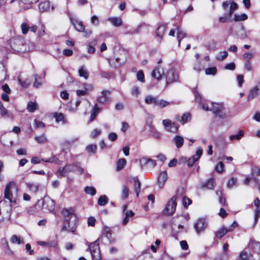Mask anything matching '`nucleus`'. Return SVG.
I'll list each match as a JSON object with an SVG mask.
<instances>
[{"instance_id": "obj_13", "label": "nucleus", "mask_w": 260, "mask_h": 260, "mask_svg": "<svg viewBox=\"0 0 260 260\" xmlns=\"http://www.w3.org/2000/svg\"><path fill=\"white\" fill-rule=\"evenodd\" d=\"M140 163L142 168H143L146 166H148L151 168H154L156 165L155 160L145 157H143L140 159Z\"/></svg>"}, {"instance_id": "obj_42", "label": "nucleus", "mask_w": 260, "mask_h": 260, "mask_svg": "<svg viewBox=\"0 0 260 260\" xmlns=\"http://www.w3.org/2000/svg\"><path fill=\"white\" fill-rule=\"evenodd\" d=\"M244 135V132L242 130H240L239 131L238 134L231 135L230 137V139L231 141H233L234 140H239L243 137Z\"/></svg>"}, {"instance_id": "obj_64", "label": "nucleus", "mask_w": 260, "mask_h": 260, "mask_svg": "<svg viewBox=\"0 0 260 260\" xmlns=\"http://www.w3.org/2000/svg\"><path fill=\"white\" fill-rule=\"evenodd\" d=\"M206 48L210 51H214L216 50V43L212 41L211 43L206 46Z\"/></svg>"}, {"instance_id": "obj_35", "label": "nucleus", "mask_w": 260, "mask_h": 260, "mask_svg": "<svg viewBox=\"0 0 260 260\" xmlns=\"http://www.w3.org/2000/svg\"><path fill=\"white\" fill-rule=\"evenodd\" d=\"M126 163V160L125 158L119 159L116 164V170L117 171L121 170L125 166Z\"/></svg>"}, {"instance_id": "obj_16", "label": "nucleus", "mask_w": 260, "mask_h": 260, "mask_svg": "<svg viewBox=\"0 0 260 260\" xmlns=\"http://www.w3.org/2000/svg\"><path fill=\"white\" fill-rule=\"evenodd\" d=\"M127 206L126 205H124L122 207L123 212L125 215V217L122 220L123 225L126 224L128 223L129 218L133 217L135 214L133 211L132 210H127Z\"/></svg>"}, {"instance_id": "obj_15", "label": "nucleus", "mask_w": 260, "mask_h": 260, "mask_svg": "<svg viewBox=\"0 0 260 260\" xmlns=\"http://www.w3.org/2000/svg\"><path fill=\"white\" fill-rule=\"evenodd\" d=\"M74 209L73 208L69 209H64L61 212V214L65 217L64 222L69 223L70 219L73 217L74 215Z\"/></svg>"}, {"instance_id": "obj_45", "label": "nucleus", "mask_w": 260, "mask_h": 260, "mask_svg": "<svg viewBox=\"0 0 260 260\" xmlns=\"http://www.w3.org/2000/svg\"><path fill=\"white\" fill-rule=\"evenodd\" d=\"M84 191L86 194H90L92 196L96 194V189L92 186H86L84 188Z\"/></svg>"}, {"instance_id": "obj_23", "label": "nucleus", "mask_w": 260, "mask_h": 260, "mask_svg": "<svg viewBox=\"0 0 260 260\" xmlns=\"http://www.w3.org/2000/svg\"><path fill=\"white\" fill-rule=\"evenodd\" d=\"M75 223H74L73 225H71L70 222L68 223L67 222H64V225L62 226L61 228V232L67 231L68 232L74 233L76 231V225Z\"/></svg>"}, {"instance_id": "obj_21", "label": "nucleus", "mask_w": 260, "mask_h": 260, "mask_svg": "<svg viewBox=\"0 0 260 260\" xmlns=\"http://www.w3.org/2000/svg\"><path fill=\"white\" fill-rule=\"evenodd\" d=\"M168 179V175L166 171L161 172L159 173L157 181L158 185L160 188L163 187L164 183Z\"/></svg>"}, {"instance_id": "obj_18", "label": "nucleus", "mask_w": 260, "mask_h": 260, "mask_svg": "<svg viewBox=\"0 0 260 260\" xmlns=\"http://www.w3.org/2000/svg\"><path fill=\"white\" fill-rule=\"evenodd\" d=\"M64 168L67 174L71 172H77L80 174L83 173V169L75 164L66 165Z\"/></svg>"}, {"instance_id": "obj_29", "label": "nucleus", "mask_w": 260, "mask_h": 260, "mask_svg": "<svg viewBox=\"0 0 260 260\" xmlns=\"http://www.w3.org/2000/svg\"><path fill=\"white\" fill-rule=\"evenodd\" d=\"M108 20L115 26H120L122 25V19L120 17H110Z\"/></svg>"}, {"instance_id": "obj_36", "label": "nucleus", "mask_w": 260, "mask_h": 260, "mask_svg": "<svg viewBox=\"0 0 260 260\" xmlns=\"http://www.w3.org/2000/svg\"><path fill=\"white\" fill-rule=\"evenodd\" d=\"M252 175L253 177L254 181L257 183L259 180L256 177L260 176V168L258 167L253 168L252 170Z\"/></svg>"}, {"instance_id": "obj_50", "label": "nucleus", "mask_w": 260, "mask_h": 260, "mask_svg": "<svg viewBox=\"0 0 260 260\" xmlns=\"http://www.w3.org/2000/svg\"><path fill=\"white\" fill-rule=\"evenodd\" d=\"M228 53L226 51H221L217 55H216V59L218 60H222L224 58H225L228 56Z\"/></svg>"}, {"instance_id": "obj_32", "label": "nucleus", "mask_w": 260, "mask_h": 260, "mask_svg": "<svg viewBox=\"0 0 260 260\" xmlns=\"http://www.w3.org/2000/svg\"><path fill=\"white\" fill-rule=\"evenodd\" d=\"M100 109L98 107L97 105H95L93 108L90 116V121H92L94 120L97 115L99 113Z\"/></svg>"}, {"instance_id": "obj_54", "label": "nucleus", "mask_w": 260, "mask_h": 260, "mask_svg": "<svg viewBox=\"0 0 260 260\" xmlns=\"http://www.w3.org/2000/svg\"><path fill=\"white\" fill-rule=\"evenodd\" d=\"M149 126H150V128L152 130V135H153V136L156 139L160 138V134L159 132H158L156 130L154 126L153 125H152V124H150Z\"/></svg>"}, {"instance_id": "obj_30", "label": "nucleus", "mask_w": 260, "mask_h": 260, "mask_svg": "<svg viewBox=\"0 0 260 260\" xmlns=\"http://www.w3.org/2000/svg\"><path fill=\"white\" fill-rule=\"evenodd\" d=\"M174 142L178 148H181L184 143V139L180 136H176L174 138Z\"/></svg>"}, {"instance_id": "obj_53", "label": "nucleus", "mask_w": 260, "mask_h": 260, "mask_svg": "<svg viewBox=\"0 0 260 260\" xmlns=\"http://www.w3.org/2000/svg\"><path fill=\"white\" fill-rule=\"evenodd\" d=\"M97 149L95 145L91 144L86 147V150L89 153H95Z\"/></svg>"}, {"instance_id": "obj_59", "label": "nucleus", "mask_w": 260, "mask_h": 260, "mask_svg": "<svg viewBox=\"0 0 260 260\" xmlns=\"http://www.w3.org/2000/svg\"><path fill=\"white\" fill-rule=\"evenodd\" d=\"M250 254H248L246 252H242L239 255V260H248L250 258Z\"/></svg>"}, {"instance_id": "obj_57", "label": "nucleus", "mask_w": 260, "mask_h": 260, "mask_svg": "<svg viewBox=\"0 0 260 260\" xmlns=\"http://www.w3.org/2000/svg\"><path fill=\"white\" fill-rule=\"evenodd\" d=\"M21 28L23 34H26L29 29V25L26 23H23L21 25Z\"/></svg>"}, {"instance_id": "obj_24", "label": "nucleus", "mask_w": 260, "mask_h": 260, "mask_svg": "<svg viewBox=\"0 0 260 260\" xmlns=\"http://www.w3.org/2000/svg\"><path fill=\"white\" fill-rule=\"evenodd\" d=\"M249 246L257 253L260 254V242L251 240Z\"/></svg>"}, {"instance_id": "obj_27", "label": "nucleus", "mask_w": 260, "mask_h": 260, "mask_svg": "<svg viewBox=\"0 0 260 260\" xmlns=\"http://www.w3.org/2000/svg\"><path fill=\"white\" fill-rule=\"evenodd\" d=\"M10 242L12 244H22L24 243L23 238L20 236H17L15 235H14L11 237Z\"/></svg>"}, {"instance_id": "obj_49", "label": "nucleus", "mask_w": 260, "mask_h": 260, "mask_svg": "<svg viewBox=\"0 0 260 260\" xmlns=\"http://www.w3.org/2000/svg\"><path fill=\"white\" fill-rule=\"evenodd\" d=\"M27 108L29 112H33L37 109V104L36 103L29 102Z\"/></svg>"}, {"instance_id": "obj_9", "label": "nucleus", "mask_w": 260, "mask_h": 260, "mask_svg": "<svg viewBox=\"0 0 260 260\" xmlns=\"http://www.w3.org/2000/svg\"><path fill=\"white\" fill-rule=\"evenodd\" d=\"M164 68L161 65H157L152 71L151 76L153 78L159 81L165 75Z\"/></svg>"}, {"instance_id": "obj_3", "label": "nucleus", "mask_w": 260, "mask_h": 260, "mask_svg": "<svg viewBox=\"0 0 260 260\" xmlns=\"http://www.w3.org/2000/svg\"><path fill=\"white\" fill-rule=\"evenodd\" d=\"M222 7L226 12L223 16L219 18V21L220 23H224L228 21L229 18L238 9V5L233 1H228L222 3Z\"/></svg>"}, {"instance_id": "obj_33", "label": "nucleus", "mask_w": 260, "mask_h": 260, "mask_svg": "<svg viewBox=\"0 0 260 260\" xmlns=\"http://www.w3.org/2000/svg\"><path fill=\"white\" fill-rule=\"evenodd\" d=\"M166 27L165 25H161L158 26L156 30V34L157 36L162 39L164 36V34L165 33V31L166 30Z\"/></svg>"}, {"instance_id": "obj_48", "label": "nucleus", "mask_w": 260, "mask_h": 260, "mask_svg": "<svg viewBox=\"0 0 260 260\" xmlns=\"http://www.w3.org/2000/svg\"><path fill=\"white\" fill-rule=\"evenodd\" d=\"M191 119V115L189 113H187L184 114L181 117V119L180 120V122L182 124H184L186 123L187 121H189Z\"/></svg>"}, {"instance_id": "obj_62", "label": "nucleus", "mask_w": 260, "mask_h": 260, "mask_svg": "<svg viewBox=\"0 0 260 260\" xmlns=\"http://www.w3.org/2000/svg\"><path fill=\"white\" fill-rule=\"evenodd\" d=\"M237 183V179L235 178H231L228 182L227 186L229 188H232L234 185H236Z\"/></svg>"}, {"instance_id": "obj_38", "label": "nucleus", "mask_w": 260, "mask_h": 260, "mask_svg": "<svg viewBox=\"0 0 260 260\" xmlns=\"http://www.w3.org/2000/svg\"><path fill=\"white\" fill-rule=\"evenodd\" d=\"M258 88L257 86L253 87L250 90V93L248 96V100H251L255 98L258 94Z\"/></svg>"}, {"instance_id": "obj_11", "label": "nucleus", "mask_w": 260, "mask_h": 260, "mask_svg": "<svg viewBox=\"0 0 260 260\" xmlns=\"http://www.w3.org/2000/svg\"><path fill=\"white\" fill-rule=\"evenodd\" d=\"M162 124L166 129L171 133H175L178 130V125L175 122H172L170 119H167L162 120Z\"/></svg>"}, {"instance_id": "obj_39", "label": "nucleus", "mask_w": 260, "mask_h": 260, "mask_svg": "<svg viewBox=\"0 0 260 260\" xmlns=\"http://www.w3.org/2000/svg\"><path fill=\"white\" fill-rule=\"evenodd\" d=\"M53 116L55 118V120L57 122H62L63 124L66 123L64 116L62 113H55L54 114Z\"/></svg>"}, {"instance_id": "obj_2", "label": "nucleus", "mask_w": 260, "mask_h": 260, "mask_svg": "<svg viewBox=\"0 0 260 260\" xmlns=\"http://www.w3.org/2000/svg\"><path fill=\"white\" fill-rule=\"evenodd\" d=\"M8 44L10 48L15 52H25L31 51L34 49L32 44L25 43L23 39L20 37L11 38Z\"/></svg>"}, {"instance_id": "obj_26", "label": "nucleus", "mask_w": 260, "mask_h": 260, "mask_svg": "<svg viewBox=\"0 0 260 260\" xmlns=\"http://www.w3.org/2000/svg\"><path fill=\"white\" fill-rule=\"evenodd\" d=\"M176 31L178 46H180L181 41L182 39L185 37L186 34L180 26H177L176 27Z\"/></svg>"}, {"instance_id": "obj_63", "label": "nucleus", "mask_w": 260, "mask_h": 260, "mask_svg": "<svg viewBox=\"0 0 260 260\" xmlns=\"http://www.w3.org/2000/svg\"><path fill=\"white\" fill-rule=\"evenodd\" d=\"M224 165L221 162H219L215 167V170L218 173H221L223 170Z\"/></svg>"}, {"instance_id": "obj_56", "label": "nucleus", "mask_w": 260, "mask_h": 260, "mask_svg": "<svg viewBox=\"0 0 260 260\" xmlns=\"http://www.w3.org/2000/svg\"><path fill=\"white\" fill-rule=\"evenodd\" d=\"M191 200L187 198L186 197H184L182 199V204L183 207L185 208H187L188 206L191 204Z\"/></svg>"}, {"instance_id": "obj_22", "label": "nucleus", "mask_w": 260, "mask_h": 260, "mask_svg": "<svg viewBox=\"0 0 260 260\" xmlns=\"http://www.w3.org/2000/svg\"><path fill=\"white\" fill-rule=\"evenodd\" d=\"M26 185L31 192L35 193L38 191L40 187V184L38 183L27 182Z\"/></svg>"}, {"instance_id": "obj_58", "label": "nucleus", "mask_w": 260, "mask_h": 260, "mask_svg": "<svg viewBox=\"0 0 260 260\" xmlns=\"http://www.w3.org/2000/svg\"><path fill=\"white\" fill-rule=\"evenodd\" d=\"M138 80L144 83L145 82L144 74L142 71H139L137 73Z\"/></svg>"}, {"instance_id": "obj_20", "label": "nucleus", "mask_w": 260, "mask_h": 260, "mask_svg": "<svg viewBox=\"0 0 260 260\" xmlns=\"http://www.w3.org/2000/svg\"><path fill=\"white\" fill-rule=\"evenodd\" d=\"M254 205L256 207L254 211V224L257 222L258 218L260 215V200L258 198H256L254 201Z\"/></svg>"}, {"instance_id": "obj_61", "label": "nucleus", "mask_w": 260, "mask_h": 260, "mask_svg": "<svg viewBox=\"0 0 260 260\" xmlns=\"http://www.w3.org/2000/svg\"><path fill=\"white\" fill-rule=\"evenodd\" d=\"M8 111L4 108L1 102H0V114L2 116H5L8 114Z\"/></svg>"}, {"instance_id": "obj_43", "label": "nucleus", "mask_w": 260, "mask_h": 260, "mask_svg": "<svg viewBox=\"0 0 260 260\" xmlns=\"http://www.w3.org/2000/svg\"><path fill=\"white\" fill-rule=\"evenodd\" d=\"M129 195V189L126 185H123L121 191V199L125 200L128 198Z\"/></svg>"}, {"instance_id": "obj_46", "label": "nucleus", "mask_w": 260, "mask_h": 260, "mask_svg": "<svg viewBox=\"0 0 260 260\" xmlns=\"http://www.w3.org/2000/svg\"><path fill=\"white\" fill-rule=\"evenodd\" d=\"M108 201L107 197L105 195L101 196L98 199V203L100 206L105 205Z\"/></svg>"}, {"instance_id": "obj_7", "label": "nucleus", "mask_w": 260, "mask_h": 260, "mask_svg": "<svg viewBox=\"0 0 260 260\" xmlns=\"http://www.w3.org/2000/svg\"><path fill=\"white\" fill-rule=\"evenodd\" d=\"M164 76L166 78V86L175 82H180L179 76L173 69L169 70Z\"/></svg>"}, {"instance_id": "obj_52", "label": "nucleus", "mask_w": 260, "mask_h": 260, "mask_svg": "<svg viewBox=\"0 0 260 260\" xmlns=\"http://www.w3.org/2000/svg\"><path fill=\"white\" fill-rule=\"evenodd\" d=\"M217 69L215 67L209 68L205 70V74L207 75H214L216 73Z\"/></svg>"}, {"instance_id": "obj_6", "label": "nucleus", "mask_w": 260, "mask_h": 260, "mask_svg": "<svg viewBox=\"0 0 260 260\" xmlns=\"http://www.w3.org/2000/svg\"><path fill=\"white\" fill-rule=\"evenodd\" d=\"M14 188L17 189L16 183L14 181H10L7 184L4 190V198L9 201L10 205L11 203H15V199L12 192V190Z\"/></svg>"}, {"instance_id": "obj_10", "label": "nucleus", "mask_w": 260, "mask_h": 260, "mask_svg": "<svg viewBox=\"0 0 260 260\" xmlns=\"http://www.w3.org/2000/svg\"><path fill=\"white\" fill-rule=\"evenodd\" d=\"M101 240L105 244H109L113 242L114 240L112 237L111 230L109 228L104 229Z\"/></svg>"}, {"instance_id": "obj_41", "label": "nucleus", "mask_w": 260, "mask_h": 260, "mask_svg": "<svg viewBox=\"0 0 260 260\" xmlns=\"http://www.w3.org/2000/svg\"><path fill=\"white\" fill-rule=\"evenodd\" d=\"M247 19V15L245 13L240 14H235L234 17L235 21H244Z\"/></svg>"}, {"instance_id": "obj_51", "label": "nucleus", "mask_w": 260, "mask_h": 260, "mask_svg": "<svg viewBox=\"0 0 260 260\" xmlns=\"http://www.w3.org/2000/svg\"><path fill=\"white\" fill-rule=\"evenodd\" d=\"M35 140L39 143H44L47 142V139L44 135H41L40 136L36 137L35 138Z\"/></svg>"}, {"instance_id": "obj_5", "label": "nucleus", "mask_w": 260, "mask_h": 260, "mask_svg": "<svg viewBox=\"0 0 260 260\" xmlns=\"http://www.w3.org/2000/svg\"><path fill=\"white\" fill-rule=\"evenodd\" d=\"M178 191H177L167 203L164 213L165 215H171L173 214L176 211L177 206V200L179 198Z\"/></svg>"}, {"instance_id": "obj_37", "label": "nucleus", "mask_w": 260, "mask_h": 260, "mask_svg": "<svg viewBox=\"0 0 260 260\" xmlns=\"http://www.w3.org/2000/svg\"><path fill=\"white\" fill-rule=\"evenodd\" d=\"M134 187L136 195L138 197L141 189V183L138 178H136L134 179Z\"/></svg>"}, {"instance_id": "obj_12", "label": "nucleus", "mask_w": 260, "mask_h": 260, "mask_svg": "<svg viewBox=\"0 0 260 260\" xmlns=\"http://www.w3.org/2000/svg\"><path fill=\"white\" fill-rule=\"evenodd\" d=\"M207 227V222L203 218L199 219L194 225V228L198 233L203 232Z\"/></svg>"}, {"instance_id": "obj_44", "label": "nucleus", "mask_w": 260, "mask_h": 260, "mask_svg": "<svg viewBox=\"0 0 260 260\" xmlns=\"http://www.w3.org/2000/svg\"><path fill=\"white\" fill-rule=\"evenodd\" d=\"M39 9L41 12L48 11L49 9V3L46 2L40 3L39 5Z\"/></svg>"}, {"instance_id": "obj_14", "label": "nucleus", "mask_w": 260, "mask_h": 260, "mask_svg": "<svg viewBox=\"0 0 260 260\" xmlns=\"http://www.w3.org/2000/svg\"><path fill=\"white\" fill-rule=\"evenodd\" d=\"M203 150L202 149H198L196 153V154L191 157H190L187 160V165L189 167H192L194 165V164L198 161L200 158L201 156L202 155Z\"/></svg>"}, {"instance_id": "obj_40", "label": "nucleus", "mask_w": 260, "mask_h": 260, "mask_svg": "<svg viewBox=\"0 0 260 260\" xmlns=\"http://www.w3.org/2000/svg\"><path fill=\"white\" fill-rule=\"evenodd\" d=\"M215 186V181L214 179H211L208 180L205 184L203 185L204 187H206L209 189H214Z\"/></svg>"}, {"instance_id": "obj_60", "label": "nucleus", "mask_w": 260, "mask_h": 260, "mask_svg": "<svg viewBox=\"0 0 260 260\" xmlns=\"http://www.w3.org/2000/svg\"><path fill=\"white\" fill-rule=\"evenodd\" d=\"M91 23L95 26H98L100 23V20L98 17L96 15H93L91 18Z\"/></svg>"}, {"instance_id": "obj_25", "label": "nucleus", "mask_w": 260, "mask_h": 260, "mask_svg": "<svg viewBox=\"0 0 260 260\" xmlns=\"http://www.w3.org/2000/svg\"><path fill=\"white\" fill-rule=\"evenodd\" d=\"M38 244L45 247H56L57 245V242L56 240H51L47 242L38 241Z\"/></svg>"}, {"instance_id": "obj_1", "label": "nucleus", "mask_w": 260, "mask_h": 260, "mask_svg": "<svg viewBox=\"0 0 260 260\" xmlns=\"http://www.w3.org/2000/svg\"><path fill=\"white\" fill-rule=\"evenodd\" d=\"M193 92L196 102L200 105L203 110L212 111L215 116L222 119L230 116L229 110H226L223 103H210L209 105L198 92L197 87L193 89Z\"/></svg>"}, {"instance_id": "obj_8", "label": "nucleus", "mask_w": 260, "mask_h": 260, "mask_svg": "<svg viewBox=\"0 0 260 260\" xmlns=\"http://www.w3.org/2000/svg\"><path fill=\"white\" fill-rule=\"evenodd\" d=\"M89 249L92 260H101L102 258L99 244L96 242L91 243L89 245Z\"/></svg>"}, {"instance_id": "obj_55", "label": "nucleus", "mask_w": 260, "mask_h": 260, "mask_svg": "<svg viewBox=\"0 0 260 260\" xmlns=\"http://www.w3.org/2000/svg\"><path fill=\"white\" fill-rule=\"evenodd\" d=\"M56 175L57 177H61L67 175L64 167L63 168H60L58 171L56 172Z\"/></svg>"}, {"instance_id": "obj_17", "label": "nucleus", "mask_w": 260, "mask_h": 260, "mask_svg": "<svg viewBox=\"0 0 260 260\" xmlns=\"http://www.w3.org/2000/svg\"><path fill=\"white\" fill-rule=\"evenodd\" d=\"M111 92L109 90H104L101 92V95L98 97L97 101L101 104H105L110 101L108 96L110 94Z\"/></svg>"}, {"instance_id": "obj_19", "label": "nucleus", "mask_w": 260, "mask_h": 260, "mask_svg": "<svg viewBox=\"0 0 260 260\" xmlns=\"http://www.w3.org/2000/svg\"><path fill=\"white\" fill-rule=\"evenodd\" d=\"M231 230L226 226H222L215 232V237L218 239L222 238L226 233L231 232Z\"/></svg>"}, {"instance_id": "obj_4", "label": "nucleus", "mask_w": 260, "mask_h": 260, "mask_svg": "<svg viewBox=\"0 0 260 260\" xmlns=\"http://www.w3.org/2000/svg\"><path fill=\"white\" fill-rule=\"evenodd\" d=\"M38 210H44L45 211L52 212L55 209V202L48 196H45L42 200L36 203Z\"/></svg>"}, {"instance_id": "obj_31", "label": "nucleus", "mask_w": 260, "mask_h": 260, "mask_svg": "<svg viewBox=\"0 0 260 260\" xmlns=\"http://www.w3.org/2000/svg\"><path fill=\"white\" fill-rule=\"evenodd\" d=\"M73 24L77 31L79 32L84 31L85 26L81 21H75L73 23Z\"/></svg>"}, {"instance_id": "obj_28", "label": "nucleus", "mask_w": 260, "mask_h": 260, "mask_svg": "<svg viewBox=\"0 0 260 260\" xmlns=\"http://www.w3.org/2000/svg\"><path fill=\"white\" fill-rule=\"evenodd\" d=\"M158 98L151 95H147L145 99V102L147 104H153L155 106Z\"/></svg>"}, {"instance_id": "obj_47", "label": "nucleus", "mask_w": 260, "mask_h": 260, "mask_svg": "<svg viewBox=\"0 0 260 260\" xmlns=\"http://www.w3.org/2000/svg\"><path fill=\"white\" fill-rule=\"evenodd\" d=\"M169 105V102L164 100L157 99L155 106H158L160 108H163Z\"/></svg>"}, {"instance_id": "obj_34", "label": "nucleus", "mask_w": 260, "mask_h": 260, "mask_svg": "<svg viewBox=\"0 0 260 260\" xmlns=\"http://www.w3.org/2000/svg\"><path fill=\"white\" fill-rule=\"evenodd\" d=\"M78 73L80 77H83L86 80L88 78L89 74L84 66H82L80 68Z\"/></svg>"}]
</instances>
